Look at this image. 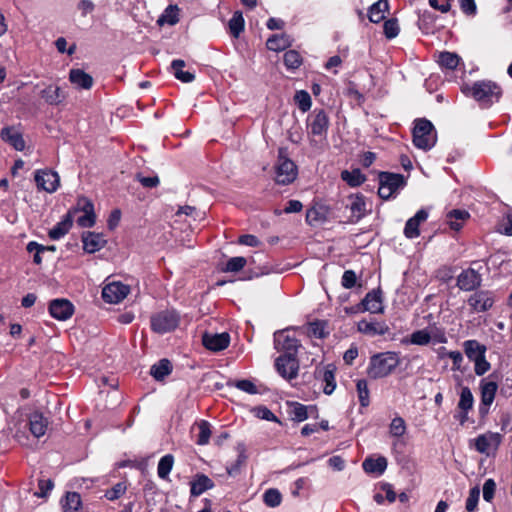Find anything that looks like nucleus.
Segmentation results:
<instances>
[{
    "mask_svg": "<svg viewBox=\"0 0 512 512\" xmlns=\"http://www.w3.org/2000/svg\"><path fill=\"white\" fill-rule=\"evenodd\" d=\"M389 432L394 437H401L406 432V424L402 417H395L390 424Z\"/></svg>",
    "mask_w": 512,
    "mask_h": 512,
    "instance_id": "obj_60",
    "label": "nucleus"
},
{
    "mask_svg": "<svg viewBox=\"0 0 512 512\" xmlns=\"http://www.w3.org/2000/svg\"><path fill=\"white\" fill-rule=\"evenodd\" d=\"M429 328L430 330L428 331L431 336V341H433L434 343H447L448 339L444 327L438 326L436 323H433L429 326Z\"/></svg>",
    "mask_w": 512,
    "mask_h": 512,
    "instance_id": "obj_55",
    "label": "nucleus"
},
{
    "mask_svg": "<svg viewBox=\"0 0 512 512\" xmlns=\"http://www.w3.org/2000/svg\"><path fill=\"white\" fill-rule=\"evenodd\" d=\"M413 144L424 151L432 149L437 142V132L432 122L426 118L414 121L412 130Z\"/></svg>",
    "mask_w": 512,
    "mask_h": 512,
    "instance_id": "obj_3",
    "label": "nucleus"
},
{
    "mask_svg": "<svg viewBox=\"0 0 512 512\" xmlns=\"http://www.w3.org/2000/svg\"><path fill=\"white\" fill-rule=\"evenodd\" d=\"M400 27L396 18H390L384 21L383 33L387 39H393L398 36Z\"/></svg>",
    "mask_w": 512,
    "mask_h": 512,
    "instance_id": "obj_54",
    "label": "nucleus"
},
{
    "mask_svg": "<svg viewBox=\"0 0 512 512\" xmlns=\"http://www.w3.org/2000/svg\"><path fill=\"white\" fill-rule=\"evenodd\" d=\"M294 102L303 113L308 112L312 106L311 96L306 90L296 91L294 95Z\"/></svg>",
    "mask_w": 512,
    "mask_h": 512,
    "instance_id": "obj_50",
    "label": "nucleus"
},
{
    "mask_svg": "<svg viewBox=\"0 0 512 512\" xmlns=\"http://www.w3.org/2000/svg\"><path fill=\"white\" fill-rule=\"evenodd\" d=\"M357 282V276L356 273L353 270H346L344 271L341 279V285L345 289H352Z\"/></svg>",
    "mask_w": 512,
    "mask_h": 512,
    "instance_id": "obj_63",
    "label": "nucleus"
},
{
    "mask_svg": "<svg viewBox=\"0 0 512 512\" xmlns=\"http://www.w3.org/2000/svg\"><path fill=\"white\" fill-rule=\"evenodd\" d=\"M406 342L413 345L425 346L431 342V336L427 329L416 330L411 333Z\"/></svg>",
    "mask_w": 512,
    "mask_h": 512,
    "instance_id": "obj_51",
    "label": "nucleus"
},
{
    "mask_svg": "<svg viewBox=\"0 0 512 512\" xmlns=\"http://www.w3.org/2000/svg\"><path fill=\"white\" fill-rule=\"evenodd\" d=\"M491 369V364L486 359V353L475 358L474 372L477 376H483Z\"/></svg>",
    "mask_w": 512,
    "mask_h": 512,
    "instance_id": "obj_58",
    "label": "nucleus"
},
{
    "mask_svg": "<svg viewBox=\"0 0 512 512\" xmlns=\"http://www.w3.org/2000/svg\"><path fill=\"white\" fill-rule=\"evenodd\" d=\"M357 330L367 336H383L389 332V327L385 322H369L365 319L357 323Z\"/></svg>",
    "mask_w": 512,
    "mask_h": 512,
    "instance_id": "obj_20",
    "label": "nucleus"
},
{
    "mask_svg": "<svg viewBox=\"0 0 512 512\" xmlns=\"http://www.w3.org/2000/svg\"><path fill=\"white\" fill-rule=\"evenodd\" d=\"M41 98L49 105H59L64 101L66 95L58 86L49 85L40 92Z\"/></svg>",
    "mask_w": 512,
    "mask_h": 512,
    "instance_id": "obj_32",
    "label": "nucleus"
},
{
    "mask_svg": "<svg viewBox=\"0 0 512 512\" xmlns=\"http://www.w3.org/2000/svg\"><path fill=\"white\" fill-rule=\"evenodd\" d=\"M283 62L287 70L295 71L302 65L303 58L298 51L288 50L283 55Z\"/></svg>",
    "mask_w": 512,
    "mask_h": 512,
    "instance_id": "obj_46",
    "label": "nucleus"
},
{
    "mask_svg": "<svg viewBox=\"0 0 512 512\" xmlns=\"http://www.w3.org/2000/svg\"><path fill=\"white\" fill-rule=\"evenodd\" d=\"M72 215L77 212H83V215L77 218V224L83 228L92 227L95 224L94 204L86 197H79L76 207L71 211Z\"/></svg>",
    "mask_w": 512,
    "mask_h": 512,
    "instance_id": "obj_11",
    "label": "nucleus"
},
{
    "mask_svg": "<svg viewBox=\"0 0 512 512\" xmlns=\"http://www.w3.org/2000/svg\"><path fill=\"white\" fill-rule=\"evenodd\" d=\"M496 301L492 290L477 289L467 298L471 313H485L492 309Z\"/></svg>",
    "mask_w": 512,
    "mask_h": 512,
    "instance_id": "obj_8",
    "label": "nucleus"
},
{
    "mask_svg": "<svg viewBox=\"0 0 512 512\" xmlns=\"http://www.w3.org/2000/svg\"><path fill=\"white\" fill-rule=\"evenodd\" d=\"M482 274L472 268L463 269L456 278V286L464 292H474L482 286Z\"/></svg>",
    "mask_w": 512,
    "mask_h": 512,
    "instance_id": "obj_9",
    "label": "nucleus"
},
{
    "mask_svg": "<svg viewBox=\"0 0 512 512\" xmlns=\"http://www.w3.org/2000/svg\"><path fill=\"white\" fill-rule=\"evenodd\" d=\"M126 491V484L124 482L117 483L113 488L106 491L105 496L109 500H116Z\"/></svg>",
    "mask_w": 512,
    "mask_h": 512,
    "instance_id": "obj_64",
    "label": "nucleus"
},
{
    "mask_svg": "<svg viewBox=\"0 0 512 512\" xmlns=\"http://www.w3.org/2000/svg\"><path fill=\"white\" fill-rule=\"evenodd\" d=\"M274 346L279 352L284 355L297 357L298 349L301 346L300 341L286 333V331H277L274 333Z\"/></svg>",
    "mask_w": 512,
    "mask_h": 512,
    "instance_id": "obj_10",
    "label": "nucleus"
},
{
    "mask_svg": "<svg viewBox=\"0 0 512 512\" xmlns=\"http://www.w3.org/2000/svg\"><path fill=\"white\" fill-rule=\"evenodd\" d=\"M436 62L440 66L441 70L453 71L459 66V64L462 62V59L455 52L442 51L438 53Z\"/></svg>",
    "mask_w": 512,
    "mask_h": 512,
    "instance_id": "obj_28",
    "label": "nucleus"
},
{
    "mask_svg": "<svg viewBox=\"0 0 512 512\" xmlns=\"http://www.w3.org/2000/svg\"><path fill=\"white\" fill-rule=\"evenodd\" d=\"M502 435L497 432L488 431L484 434L478 435L474 441V448L477 452L481 454L490 455V448L493 447V450H498L499 446L502 443Z\"/></svg>",
    "mask_w": 512,
    "mask_h": 512,
    "instance_id": "obj_13",
    "label": "nucleus"
},
{
    "mask_svg": "<svg viewBox=\"0 0 512 512\" xmlns=\"http://www.w3.org/2000/svg\"><path fill=\"white\" fill-rule=\"evenodd\" d=\"M247 259L242 256L232 257L226 262L225 272H238L245 267Z\"/></svg>",
    "mask_w": 512,
    "mask_h": 512,
    "instance_id": "obj_57",
    "label": "nucleus"
},
{
    "mask_svg": "<svg viewBox=\"0 0 512 512\" xmlns=\"http://www.w3.org/2000/svg\"><path fill=\"white\" fill-rule=\"evenodd\" d=\"M389 11L388 0H378L368 8L367 17L371 23L378 24L385 19V13Z\"/></svg>",
    "mask_w": 512,
    "mask_h": 512,
    "instance_id": "obj_30",
    "label": "nucleus"
},
{
    "mask_svg": "<svg viewBox=\"0 0 512 512\" xmlns=\"http://www.w3.org/2000/svg\"><path fill=\"white\" fill-rule=\"evenodd\" d=\"M491 377L492 375L480 381V402H483V405H492L497 394L498 383L489 380Z\"/></svg>",
    "mask_w": 512,
    "mask_h": 512,
    "instance_id": "obj_24",
    "label": "nucleus"
},
{
    "mask_svg": "<svg viewBox=\"0 0 512 512\" xmlns=\"http://www.w3.org/2000/svg\"><path fill=\"white\" fill-rule=\"evenodd\" d=\"M356 392L360 406L366 408L370 405V390L366 379H358L356 381Z\"/></svg>",
    "mask_w": 512,
    "mask_h": 512,
    "instance_id": "obj_45",
    "label": "nucleus"
},
{
    "mask_svg": "<svg viewBox=\"0 0 512 512\" xmlns=\"http://www.w3.org/2000/svg\"><path fill=\"white\" fill-rule=\"evenodd\" d=\"M275 368L284 379L290 381L298 376L299 360L297 357L282 354L276 358Z\"/></svg>",
    "mask_w": 512,
    "mask_h": 512,
    "instance_id": "obj_12",
    "label": "nucleus"
},
{
    "mask_svg": "<svg viewBox=\"0 0 512 512\" xmlns=\"http://www.w3.org/2000/svg\"><path fill=\"white\" fill-rule=\"evenodd\" d=\"M349 204L347 208L351 211L352 219L351 222H358L365 216L366 213V202L363 194H351L348 197Z\"/></svg>",
    "mask_w": 512,
    "mask_h": 512,
    "instance_id": "obj_22",
    "label": "nucleus"
},
{
    "mask_svg": "<svg viewBox=\"0 0 512 512\" xmlns=\"http://www.w3.org/2000/svg\"><path fill=\"white\" fill-rule=\"evenodd\" d=\"M179 22V8L177 5H169L159 16L157 23L160 26L168 24L173 26Z\"/></svg>",
    "mask_w": 512,
    "mask_h": 512,
    "instance_id": "obj_41",
    "label": "nucleus"
},
{
    "mask_svg": "<svg viewBox=\"0 0 512 512\" xmlns=\"http://www.w3.org/2000/svg\"><path fill=\"white\" fill-rule=\"evenodd\" d=\"M330 126V119L323 108H315L306 119L307 133L312 137L326 139Z\"/></svg>",
    "mask_w": 512,
    "mask_h": 512,
    "instance_id": "obj_6",
    "label": "nucleus"
},
{
    "mask_svg": "<svg viewBox=\"0 0 512 512\" xmlns=\"http://www.w3.org/2000/svg\"><path fill=\"white\" fill-rule=\"evenodd\" d=\"M202 344L207 350L220 352L229 346L230 335L227 332L216 334L204 333Z\"/></svg>",
    "mask_w": 512,
    "mask_h": 512,
    "instance_id": "obj_16",
    "label": "nucleus"
},
{
    "mask_svg": "<svg viewBox=\"0 0 512 512\" xmlns=\"http://www.w3.org/2000/svg\"><path fill=\"white\" fill-rule=\"evenodd\" d=\"M469 218L470 214L465 209H453L446 215L447 223L454 231H460Z\"/></svg>",
    "mask_w": 512,
    "mask_h": 512,
    "instance_id": "obj_29",
    "label": "nucleus"
},
{
    "mask_svg": "<svg viewBox=\"0 0 512 512\" xmlns=\"http://www.w3.org/2000/svg\"><path fill=\"white\" fill-rule=\"evenodd\" d=\"M428 212L425 209H420L416 214L406 221L404 227V235L408 239H414L420 236V224L426 221Z\"/></svg>",
    "mask_w": 512,
    "mask_h": 512,
    "instance_id": "obj_19",
    "label": "nucleus"
},
{
    "mask_svg": "<svg viewBox=\"0 0 512 512\" xmlns=\"http://www.w3.org/2000/svg\"><path fill=\"white\" fill-rule=\"evenodd\" d=\"M474 404V397L469 387H462L458 402L459 410H471Z\"/></svg>",
    "mask_w": 512,
    "mask_h": 512,
    "instance_id": "obj_52",
    "label": "nucleus"
},
{
    "mask_svg": "<svg viewBox=\"0 0 512 512\" xmlns=\"http://www.w3.org/2000/svg\"><path fill=\"white\" fill-rule=\"evenodd\" d=\"M1 137L5 142L12 145L18 151H22L25 148V141L22 135L14 128H3L1 131Z\"/></svg>",
    "mask_w": 512,
    "mask_h": 512,
    "instance_id": "obj_35",
    "label": "nucleus"
},
{
    "mask_svg": "<svg viewBox=\"0 0 512 512\" xmlns=\"http://www.w3.org/2000/svg\"><path fill=\"white\" fill-rule=\"evenodd\" d=\"M174 465V456L172 454H166L160 458L157 466L158 477L165 480L168 479L169 474Z\"/></svg>",
    "mask_w": 512,
    "mask_h": 512,
    "instance_id": "obj_44",
    "label": "nucleus"
},
{
    "mask_svg": "<svg viewBox=\"0 0 512 512\" xmlns=\"http://www.w3.org/2000/svg\"><path fill=\"white\" fill-rule=\"evenodd\" d=\"M297 174V166L290 158L287 157L286 149L279 148L275 181L281 185H288L296 179Z\"/></svg>",
    "mask_w": 512,
    "mask_h": 512,
    "instance_id": "obj_7",
    "label": "nucleus"
},
{
    "mask_svg": "<svg viewBox=\"0 0 512 512\" xmlns=\"http://www.w3.org/2000/svg\"><path fill=\"white\" fill-rule=\"evenodd\" d=\"M185 61L181 59H174L171 62L172 73L176 79L183 83H190L195 79V75L192 72L184 71Z\"/></svg>",
    "mask_w": 512,
    "mask_h": 512,
    "instance_id": "obj_38",
    "label": "nucleus"
},
{
    "mask_svg": "<svg viewBox=\"0 0 512 512\" xmlns=\"http://www.w3.org/2000/svg\"><path fill=\"white\" fill-rule=\"evenodd\" d=\"M253 411L255 413V416L260 419L281 423L279 418L268 407L264 405L255 407Z\"/></svg>",
    "mask_w": 512,
    "mask_h": 512,
    "instance_id": "obj_59",
    "label": "nucleus"
},
{
    "mask_svg": "<svg viewBox=\"0 0 512 512\" xmlns=\"http://www.w3.org/2000/svg\"><path fill=\"white\" fill-rule=\"evenodd\" d=\"M387 459L384 456H379L377 458L367 457L362 462V468L367 474H372L375 476H381L385 470L387 469Z\"/></svg>",
    "mask_w": 512,
    "mask_h": 512,
    "instance_id": "obj_25",
    "label": "nucleus"
},
{
    "mask_svg": "<svg viewBox=\"0 0 512 512\" xmlns=\"http://www.w3.org/2000/svg\"><path fill=\"white\" fill-rule=\"evenodd\" d=\"M290 411L289 414L292 420L296 422H303L309 418V410L317 411L316 405H304L300 402H289Z\"/></svg>",
    "mask_w": 512,
    "mask_h": 512,
    "instance_id": "obj_31",
    "label": "nucleus"
},
{
    "mask_svg": "<svg viewBox=\"0 0 512 512\" xmlns=\"http://www.w3.org/2000/svg\"><path fill=\"white\" fill-rule=\"evenodd\" d=\"M378 180V196L384 201L394 198L407 185L404 175L388 171L379 172Z\"/></svg>",
    "mask_w": 512,
    "mask_h": 512,
    "instance_id": "obj_4",
    "label": "nucleus"
},
{
    "mask_svg": "<svg viewBox=\"0 0 512 512\" xmlns=\"http://www.w3.org/2000/svg\"><path fill=\"white\" fill-rule=\"evenodd\" d=\"M173 370V365L169 359L163 358L151 366L150 374L157 381L164 380L165 377L170 375Z\"/></svg>",
    "mask_w": 512,
    "mask_h": 512,
    "instance_id": "obj_36",
    "label": "nucleus"
},
{
    "mask_svg": "<svg viewBox=\"0 0 512 512\" xmlns=\"http://www.w3.org/2000/svg\"><path fill=\"white\" fill-rule=\"evenodd\" d=\"M48 428V419L42 413L35 411L29 416V429L36 438L42 437Z\"/></svg>",
    "mask_w": 512,
    "mask_h": 512,
    "instance_id": "obj_26",
    "label": "nucleus"
},
{
    "mask_svg": "<svg viewBox=\"0 0 512 512\" xmlns=\"http://www.w3.org/2000/svg\"><path fill=\"white\" fill-rule=\"evenodd\" d=\"M228 28L229 33L233 38H239L240 34L244 31L245 28V20L243 18L242 12H234L228 22Z\"/></svg>",
    "mask_w": 512,
    "mask_h": 512,
    "instance_id": "obj_42",
    "label": "nucleus"
},
{
    "mask_svg": "<svg viewBox=\"0 0 512 512\" xmlns=\"http://www.w3.org/2000/svg\"><path fill=\"white\" fill-rule=\"evenodd\" d=\"M289 46L290 42L288 40V36L285 34H274L270 36L266 41L267 49L275 52L283 51Z\"/></svg>",
    "mask_w": 512,
    "mask_h": 512,
    "instance_id": "obj_43",
    "label": "nucleus"
},
{
    "mask_svg": "<svg viewBox=\"0 0 512 512\" xmlns=\"http://www.w3.org/2000/svg\"><path fill=\"white\" fill-rule=\"evenodd\" d=\"M382 299V290L380 287L377 289H373L369 291L365 297L361 300V302L357 305V311L365 312L369 311L371 313H383Z\"/></svg>",
    "mask_w": 512,
    "mask_h": 512,
    "instance_id": "obj_14",
    "label": "nucleus"
},
{
    "mask_svg": "<svg viewBox=\"0 0 512 512\" xmlns=\"http://www.w3.org/2000/svg\"><path fill=\"white\" fill-rule=\"evenodd\" d=\"M49 313L53 318L65 321L73 315L74 306L67 299H54L49 304Z\"/></svg>",
    "mask_w": 512,
    "mask_h": 512,
    "instance_id": "obj_17",
    "label": "nucleus"
},
{
    "mask_svg": "<svg viewBox=\"0 0 512 512\" xmlns=\"http://www.w3.org/2000/svg\"><path fill=\"white\" fill-rule=\"evenodd\" d=\"M341 179L346 182L350 187H359L366 181V176L359 168L343 170L341 172Z\"/></svg>",
    "mask_w": 512,
    "mask_h": 512,
    "instance_id": "obj_40",
    "label": "nucleus"
},
{
    "mask_svg": "<svg viewBox=\"0 0 512 512\" xmlns=\"http://www.w3.org/2000/svg\"><path fill=\"white\" fill-rule=\"evenodd\" d=\"M264 503L271 508H275L281 504L282 495L278 489L270 488L263 494Z\"/></svg>",
    "mask_w": 512,
    "mask_h": 512,
    "instance_id": "obj_53",
    "label": "nucleus"
},
{
    "mask_svg": "<svg viewBox=\"0 0 512 512\" xmlns=\"http://www.w3.org/2000/svg\"><path fill=\"white\" fill-rule=\"evenodd\" d=\"M128 294V287L120 282H112L102 289V298L107 303L116 304Z\"/></svg>",
    "mask_w": 512,
    "mask_h": 512,
    "instance_id": "obj_18",
    "label": "nucleus"
},
{
    "mask_svg": "<svg viewBox=\"0 0 512 512\" xmlns=\"http://www.w3.org/2000/svg\"><path fill=\"white\" fill-rule=\"evenodd\" d=\"M214 482L205 474L197 473L190 482V496L198 497L207 490L213 489Z\"/></svg>",
    "mask_w": 512,
    "mask_h": 512,
    "instance_id": "obj_23",
    "label": "nucleus"
},
{
    "mask_svg": "<svg viewBox=\"0 0 512 512\" xmlns=\"http://www.w3.org/2000/svg\"><path fill=\"white\" fill-rule=\"evenodd\" d=\"M69 80L78 88L90 89L93 85V78L82 69H71Z\"/></svg>",
    "mask_w": 512,
    "mask_h": 512,
    "instance_id": "obj_33",
    "label": "nucleus"
},
{
    "mask_svg": "<svg viewBox=\"0 0 512 512\" xmlns=\"http://www.w3.org/2000/svg\"><path fill=\"white\" fill-rule=\"evenodd\" d=\"M227 386L236 387L237 389L250 395L259 393L257 386L249 379L229 380L227 382Z\"/></svg>",
    "mask_w": 512,
    "mask_h": 512,
    "instance_id": "obj_48",
    "label": "nucleus"
},
{
    "mask_svg": "<svg viewBox=\"0 0 512 512\" xmlns=\"http://www.w3.org/2000/svg\"><path fill=\"white\" fill-rule=\"evenodd\" d=\"M83 248L88 253H95L104 247L106 240L101 234L85 232L82 235Z\"/></svg>",
    "mask_w": 512,
    "mask_h": 512,
    "instance_id": "obj_27",
    "label": "nucleus"
},
{
    "mask_svg": "<svg viewBox=\"0 0 512 512\" xmlns=\"http://www.w3.org/2000/svg\"><path fill=\"white\" fill-rule=\"evenodd\" d=\"M63 512H80L82 501L80 494L77 492H67L61 500Z\"/></svg>",
    "mask_w": 512,
    "mask_h": 512,
    "instance_id": "obj_37",
    "label": "nucleus"
},
{
    "mask_svg": "<svg viewBox=\"0 0 512 512\" xmlns=\"http://www.w3.org/2000/svg\"><path fill=\"white\" fill-rule=\"evenodd\" d=\"M480 498V488L474 486L469 490L468 498L466 499L465 508L468 512H474L477 509V505Z\"/></svg>",
    "mask_w": 512,
    "mask_h": 512,
    "instance_id": "obj_56",
    "label": "nucleus"
},
{
    "mask_svg": "<svg viewBox=\"0 0 512 512\" xmlns=\"http://www.w3.org/2000/svg\"><path fill=\"white\" fill-rule=\"evenodd\" d=\"M461 92L477 101L482 108L490 107L502 96V88L491 80L475 81L472 85L463 84Z\"/></svg>",
    "mask_w": 512,
    "mask_h": 512,
    "instance_id": "obj_1",
    "label": "nucleus"
},
{
    "mask_svg": "<svg viewBox=\"0 0 512 512\" xmlns=\"http://www.w3.org/2000/svg\"><path fill=\"white\" fill-rule=\"evenodd\" d=\"M34 179L37 188L48 193L55 192L60 183L59 175L51 170H37Z\"/></svg>",
    "mask_w": 512,
    "mask_h": 512,
    "instance_id": "obj_15",
    "label": "nucleus"
},
{
    "mask_svg": "<svg viewBox=\"0 0 512 512\" xmlns=\"http://www.w3.org/2000/svg\"><path fill=\"white\" fill-rule=\"evenodd\" d=\"M463 348L467 358L472 362H475V358L487 351V347L484 344L474 339L466 340L463 343Z\"/></svg>",
    "mask_w": 512,
    "mask_h": 512,
    "instance_id": "obj_39",
    "label": "nucleus"
},
{
    "mask_svg": "<svg viewBox=\"0 0 512 512\" xmlns=\"http://www.w3.org/2000/svg\"><path fill=\"white\" fill-rule=\"evenodd\" d=\"M54 483L51 479H40L38 482V491L34 493L36 497H46L53 489Z\"/></svg>",
    "mask_w": 512,
    "mask_h": 512,
    "instance_id": "obj_62",
    "label": "nucleus"
},
{
    "mask_svg": "<svg viewBox=\"0 0 512 512\" xmlns=\"http://www.w3.org/2000/svg\"><path fill=\"white\" fill-rule=\"evenodd\" d=\"M496 491V483L493 479L489 478L483 485V498L486 502H491L494 499Z\"/></svg>",
    "mask_w": 512,
    "mask_h": 512,
    "instance_id": "obj_61",
    "label": "nucleus"
},
{
    "mask_svg": "<svg viewBox=\"0 0 512 512\" xmlns=\"http://www.w3.org/2000/svg\"><path fill=\"white\" fill-rule=\"evenodd\" d=\"M73 219L72 212L69 211L62 221L58 222L52 229H50L48 235L52 240H58L68 233L72 227Z\"/></svg>",
    "mask_w": 512,
    "mask_h": 512,
    "instance_id": "obj_34",
    "label": "nucleus"
},
{
    "mask_svg": "<svg viewBox=\"0 0 512 512\" xmlns=\"http://www.w3.org/2000/svg\"><path fill=\"white\" fill-rule=\"evenodd\" d=\"M198 434L196 436V444L206 445L209 443L211 437V425L207 420H201L197 424Z\"/></svg>",
    "mask_w": 512,
    "mask_h": 512,
    "instance_id": "obj_49",
    "label": "nucleus"
},
{
    "mask_svg": "<svg viewBox=\"0 0 512 512\" xmlns=\"http://www.w3.org/2000/svg\"><path fill=\"white\" fill-rule=\"evenodd\" d=\"M335 367L332 365H328L324 368H316L314 375L315 378H319L322 382L325 383L323 388V392L326 395H331L336 388V380H335Z\"/></svg>",
    "mask_w": 512,
    "mask_h": 512,
    "instance_id": "obj_21",
    "label": "nucleus"
},
{
    "mask_svg": "<svg viewBox=\"0 0 512 512\" xmlns=\"http://www.w3.org/2000/svg\"><path fill=\"white\" fill-rule=\"evenodd\" d=\"M181 316L175 309H166L151 316V329L158 334L174 331L180 324Z\"/></svg>",
    "mask_w": 512,
    "mask_h": 512,
    "instance_id": "obj_5",
    "label": "nucleus"
},
{
    "mask_svg": "<svg viewBox=\"0 0 512 512\" xmlns=\"http://www.w3.org/2000/svg\"><path fill=\"white\" fill-rule=\"evenodd\" d=\"M327 321L315 320L308 324V335L314 338L323 339L329 334L326 332Z\"/></svg>",
    "mask_w": 512,
    "mask_h": 512,
    "instance_id": "obj_47",
    "label": "nucleus"
},
{
    "mask_svg": "<svg viewBox=\"0 0 512 512\" xmlns=\"http://www.w3.org/2000/svg\"><path fill=\"white\" fill-rule=\"evenodd\" d=\"M400 364L399 353L394 351L379 352L370 357L367 374L371 379L389 376Z\"/></svg>",
    "mask_w": 512,
    "mask_h": 512,
    "instance_id": "obj_2",
    "label": "nucleus"
}]
</instances>
